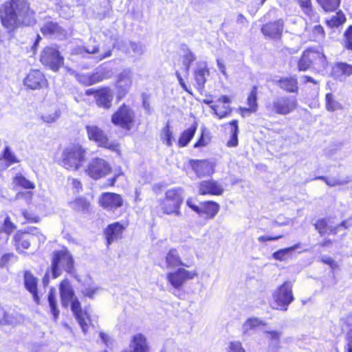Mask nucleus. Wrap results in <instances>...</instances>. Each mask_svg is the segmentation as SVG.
Masks as SVG:
<instances>
[{
    "instance_id": "nucleus-26",
    "label": "nucleus",
    "mask_w": 352,
    "mask_h": 352,
    "mask_svg": "<svg viewBox=\"0 0 352 352\" xmlns=\"http://www.w3.org/2000/svg\"><path fill=\"white\" fill-rule=\"evenodd\" d=\"M124 229V226L119 222H115L107 226L104 230L107 246L121 238Z\"/></svg>"
},
{
    "instance_id": "nucleus-60",
    "label": "nucleus",
    "mask_w": 352,
    "mask_h": 352,
    "mask_svg": "<svg viewBox=\"0 0 352 352\" xmlns=\"http://www.w3.org/2000/svg\"><path fill=\"white\" fill-rule=\"evenodd\" d=\"M23 217L28 221L32 222H37L38 221V217L33 213L29 212L28 211L24 210L23 212Z\"/></svg>"
},
{
    "instance_id": "nucleus-48",
    "label": "nucleus",
    "mask_w": 352,
    "mask_h": 352,
    "mask_svg": "<svg viewBox=\"0 0 352 352\" xmlns=\"http://www.w3.org/2000/svg\"><path fill=\"white\" fill-rule=\"evenodd\" d=\"M248 104L252 112H256L258 108L257 104V88L254 87L248 98Z\"/></svg>"
},
{
    "instance_id": "nucleus-46",
    "label": "nucleus",
    "mask_w": 352,
    "mask_h": 352,
    "mask_svg": "<svg viewBox=\"0 0 352 352\" xmlns=\"http://www.w3.org/2000/svg\"><path fill=\"white\" fill-rule=\"evenodd\" d=\"M210 108L214 111V113L219 118H223L230 115L231 113V108L229 105L223 104L219 107L218 105H211Z\"/></svg>"
},
{
    "instance_id": "nucleus-64",
    "label": "nucleus",
    "mask_w": 352,
    "mask_h": 352,
    "mask_svg": "<svg viewBox=\"0 0 352 352\" xmlns=\"http://www.w3.org/2000/svg\"><path fill=\"white\" fill-rule=\"evenodd\" d=\"M347 345L346 350L347 352H352V329H351L347 333Z\"/></svg>"
},
{
    "instance_id": "nucleus-39",
    "label": "nucleus",
    "mask_w": 352,
    "mask_h": 352,
    "mask_svg": "<svg viewBox=\"0 0 352 352\" xmlns=\"http://www.w3.org/2000/svg\"><path fill=\"white\" fill-rule=\"evenodd\" d=\"M182 50L184 69L186 73H188L190 65L196 59V56L186 46L183 47Z\"/></svg>"
},
{
    "instance_id": "nucleus-56",
    "label": "nucleus",
    "mask_w": 352,
    "mask_h": 352,
    "mask_svg": "<svg viewBox=\"0 0 352 352\" xmlns=\"http://www.w3.org/2000/svg\"><path fill=\"white\" fill-rule=\"evenodd\" d=\"M345 47L352 51V25H350L344 32Z\"/></svg>"
},
{
    "instance_id": "nucleus-18",
    "label": "nucleus",
    "mask_w": 352,
    "mask_h": 352,
    "mask_svg": "<svg viewBox=\"0 0 352 352\" xmlns=\"http://www.w3.org/2000/svg\"><path fill=\"white\" fill-rule=\"evenodd\" d=\"M150 348L145 336L135 334L131 337L129 346L122 352H149Z\"/></svg>"
},
{
    "instance_id": "nucleus-50",
    "label": "nucleus",
    "mask_w": 352,
    "mask_h": 352,
    "mask_svg": "<svg viewBox=\"0 0 352 352\" xmlns=\"http://www.w3.org/2000/svg\"><path fill=\"white\" fill-rule=\"evenodd\" d=\"M14 182L16 185L26 189L34 188V184L21 175H16L14 179Z\"/></svg>"
},
{
    "instance_id": "nucleus-25",
    "label": "nucleus",
    "mask_w": 352,
    "mask_h": 352,
    "mask_svg": "<svg viewBox=\"0 0 352 352\" xmlns=\"http://www.w3.org/2000/svg\"><path fill=\"white\" fill-rule=\"evenodd\" d=\"M316 229L320 235L336 234L338 230L342 226L340 224L335 226L331 218H324L318 219L314 224Z\"/></svg>"
},
{
    "instance_id": "nucleus-40",
    "label": "nucleus",
    "mask_w": 352,
    "mask_h": 352,
    "mask_svg": "<svg viewBox=\"0 0 352 352\" xmlns=\"http://www.w3.org/2000/svg\"><path fill=\"white\" fill-rule=\"evenodd\" d=\"M231 125L230 129V138L227 142V146L228 147H235L238 145V133H239V127H238V122L236 120H234L230 122Z\"/></svg>"
},
{
    "instance_id": "nucleus-9",
    "label": "nucleus",
    "mask_w": 352,
    "mask_h": 352,
    "mask_svg": "<svg viewBox=\"0 0 352 352\" xmlns=\"http://www.w3.org/2000/svg\"><path fill=\"white\" fill-rule=\"evenodd\" d=\"M135 113L129 107L123 105L115 112L111 117V121L115 125L124 129L130 130L134 122Z\"/></svg>"
},
{
    "instance_id": "nucleus-2",
    "label": "nucleus",
    "mask_w": 352,
    "mask_h": 352,
    "mask_svg": "<svg viewBox=\"0 0 352 352\" xmlns=\"http://www.w3.org/2000/svg\"><path fill=\"white\" fill-rule=\"evenodd\" d=\"M86 149L81 145L70 144L62 152L60 165L69 170H77L85 162Z\"/></svg>"
},
{
    "instance_id": "nucleus-29",
    "label": "nucleus",
    "mask_w": 352,
    "mask_h": 352,
    "mask_svg": "<svg viewBox=\"0 0 352 352\" xmlns=\"http://www.w3.org/2000/svg\"><path fill=\"white\" fill-rule=\"evenodd\" d=\"M25 287L33 296V299L36 304H39V297L37 293V279L30 272H25L24 274Z\"/></svg>"
},
{
    "instance_id": "nucleus-4",
    "label": "nucleus",
    "mask_w": 352,
    "mask_h": 352,
    "mask_svg": "<svg viewBox=\"0 0 352 352\" xmlns=\"http://www.w3.org/2000/svg\"><path fill=\"white\" fill-rule=\"evenodd\" d=\"M183 201L184 190L182 188L170 189L165 193V198L160 204L161 208L164 214L180 217V208Z\"/></svg>"
},
{
    "instance_id": "nucleus-3",
    "label": "nucleus",
    "mask_w": 352,
    "mask_h": 352,
    "mask_svg": "<svg viewBox=\"0 0 352 352\" xmlns=\"http://www.w3.org/2000/svg\"><path fill=\"white\" fill-rule=\"evenodd\" d=\"M63 270L69 274H74L75 272L73 256L65 248L56 250L52 254L50 269L52 277L53 278H58L62 274Z\"/></svg>"
},
{
    "instance_id": "nucleus-27",
    "label": "nucleus",
    "mask_w": 352,
    "mask_h": 352,
    "mask_svg": "<svg viewBox=\"0 0 352 352\" xmlns=\"http://www.w3.org/2000/svg\"><path fill=\"white\" fill-rule=\"evenodd\" d=\"M208 76L209 70L207 65L205 63L198 64L194 72V78L199 90L202 91L204 89L206 78Z\"/></svg>"
},
{
    "instance_id": "nucleus-33",
    "label": "nucleus",
    "mask_w": 352,
    "mask_h": 352,
    "mask_svg": "<svg viewBox=\"0 0 352 352\" xmlns=\"http://www.w3.org/2000/svg\"><path fill=\"white\" fill-rule=\"evenodd\" d=\"M219 205L212 201L202 203L200 206V214H205L208 219H213L219 210Z\"/></svg>"
},
{
    "instance_id": "nucleus-1",
    "label": "nucleus",
    "mask_w": 352,
    "mask_h": 352,
    "mask_svg": "<svg viewBox=\"0 0 352 352\" xmlns=\"http://www.w3.org/2000/svg\"><path fill=\"white\" fill-rule=\"evenodd\" d=\"M0 20L9 32L22 25H30L35 22L34 12L30 8L27 0H8L0 6Z\"/></svg>"
},
{
    "instance_id": "nucleus-17",
    "label": "nucleus",
    "mask_w": 352,
    "mask_h": 352,
    "mask_svg": "<svg viewBox=\"0 0 352 352\" xmlns=\"http://www.w3.org/2000/svg\"><path fill=\"white\" fill-rule=\"evenodd\" d=\"M69 302H71L72 311H73L78 324L84 333H86L88 329V322H89V318L87 311H83L82 310L80 302L77 298H72Z\"/></svg>"
},
{
    "instance_id": "nucleus-22",
    "label": "nucleus",
    "mask_w": 352,
    "mask_h": 352,
    "mask_svg": "<svg viewBox=\"0 0 352 352\" xmlns=\"http://www.w3.org/2000/svg\"><path fill=\"white\" fill-rule=\"evenodd\" d=\"M95 99L99 107L109 109L113 99V91L109 87H102L96 92Z\"/></svg>"
},
{
    "instance_id": "nucleus-47",
    "label": "nucleus",
    "mask_w": 352,
    "mask_h": 352,
    "mask_svg": "<svg viewBox=\"0 0 352 352\" xmlns=\"http://www.w3.org/2000/svg\"><path fill=\"white\" fill-rule=\"evenodd\" d=\"M16 322L17 318L14 316L7 314L0 306V324H14Z\"/></svg>"
},
{
    "instance_id": "nucleus-36",
    "label": "nucleus",
    "mask_w": 352,
    "mask_h": 352,
    "mask_svg": "<svg viewBox=\"0 0 352 352\" xmlns=\"http://www.w3.org/2000/svg\"><path fill=\"white\" fill-rule=\"evenodd\" d=\"M197 131V124L191 126L181 134L178 144L180 147H184L190 142Z\"/></svg>"
},
{
    "instance_id": "nucleus-49",
    "label": "nucleus",
    "mask_w": 352,
    "mask_h": 352,
    "mask_svg": "<svg viewBox=\"0 0 352 352\" xmlns=\"http://www.w3.org/2000/svg\"><path fill=\"white\" fill-rule=\"evenodd\" d=\"M161 136L163 142H164L168 146H171L173 145L174 138L168 124H167L163 129Z\"/></svg>"
},
{
    "instance_id": "nucleus-30",
    "label": "nucleus",
    "mask_w": 352,
    "mask_h": 352,
    "mask_svg": "<svg viewBox=\"0 0 352 352\" xmlns=\"http://www.w3.org/2000/svg\"><path fill=\"white\" fill-rule=\"evenodd\" d=\"M275 84L289 93L297 92L298 89L297 78L294 76L280 78L275 81Z\"/></svg>"
},
{
    "instance_id": "nucleus-15",
    "label": "nucleus",
    "mask_w": 352,
    "mask_h": 352,
    "mask_svg": "<svg viewBox=\"0 0 352 352\" xmlns=\"http://www.w3.org/2000/svg\"><path fill=\"white\" fill-rule=\"evenodd\" d=\"M24 85L31 89H39L47 86V82L43 74L38 69L29 72L23 80Z\"/></svg>"
},
{
    "instance_id": "nucleus-16",
    "label": "nucleus",
    "mask_w": 352,
    "mask_h": 352,
    "mask_svg": "<svg viewBox=\"0 0 352 352\" xmlns=\"http://www.w3.org/2000/svg\"><path fill=\"white\" fill-rule=\"evenodd\" d=\"M41 32L44 36L64 39L67 36V31L58 23L47 21L41 28Z\"/></svg>"
},
{
    "instance_id": "nucleus-37",
    "label": "nucleus",
    "mask_w": 352,
    "mask_h": 352,
    "mask_svg": "<svg viewBox=\"0 0 352 352\" xmlns=\"http://www.w3.org/2000/svg\"><path fill=\"white\" fill-rule=\"evenodd\" d=\"M314 179H320L325 182L327 185L330 187H335L337 186H343L348 184L351 179L347 177L344 179H340L338 177H327L324 176H318L314 178Z\"/></svg>"
},
{
    "instance_id": "nucleus-11",
    "label": "nucleus",
    "mask_w": 352,
    "mask_h": 352,
    "mask_svg": "<svg viewBox=\"0 0 352 352\" xmlns=\"http://www.w3.org/2000/svg\"><path fill=\"white\" fill-rule=\"evenodd\" d=\"M297 107V100L292 96L277 97L273 100L272 110L276 113L287 115L294 111Z\"/></svg>"
},
{
    "instance_id": "nucleus-43",
    "label": "nucleus",
    "mask_w": 352,
    "mask_h": 352,
    "mask_svg": "<svg viewBox=\"0 0 352 352\" xmlns=\"http://www.w3.org/2000/svg\"><path fill=\"white\" fill-rule=\"evenodd\" d=\"M317 2L325 12L335 11L340 4V0H317Z\"/></svg>"
},
{
    "instance_id": "nucleus-52",
    "label": "nucleus",
    "mask_w": 352,
    "mask_h": 352,
    "mask_svg": "<svg viewBox=\"0 0 352 352\" xmlns=\"http://www.w3.org/2000/svg\"><path fill=\"white\" fill-rule=\"evenodd\" d=\"M16 228V226L13 223L10 221V217H7L4 220L3 230V231H0V235L4 234L6 240L8 239V235L14 231Z\"/></svg>"
},
{
    "instance_id": "nucleus-28",
    "label": "nucleus",
    "mask_w": 352,
    "mask_h": 352,
    "mask_svg": "<svg viewBox=\"0 0 352 352\" xmlns=\"http://www.w3.org/2000/svg\"><path fill=\"white\" fill-rule=\"evenodd\" d=\"M59 290L62 304L64 307H67L69 302L74 298V289L67 279H65L60 283Z\"/></svg>"
},
{
    "instance_id": "nucleus-58",
    "label": "nucleus",
    "mask_w": 352,
    "mask_h": 352,
    "mask_svg": "<svg viewBox=\"0 0 352 352\" xmlns=\"http://www.w3.org/2000/svg\"><path fill=\"white\" fill-rule=\"evenodd\" d=\"M229 352H245V350L242 347L241 342H231Z\"/></svg>"
},
{
    "instance_id": "nucleus-6",
    "label": "nucleus",
    "mask_w": 352,
    "mask_h": 352,
    "mask_svg": "<svg viewBox=\"0 0 352 352\" xmlns=\"http://www.w3.org/2000/svg\"><path fill=\"white\" fill-rule=\"evenodd\" d=\"M86 131L89 139L94 141L98 146L114 151L118 150V144L115 142H109L107 135L98 126L96 125H87Z\"/></svg>"
},
{
    "instance_id": "nucleus-8",
    "label": "nucleus",
    "mask_w": 352,
    "mask_h": 352,
    "mask_svg": "<svg viewBox=\"0 0 352 352\" xmlns=\"http://www.w3.org/2000/svg\"><path fill=\"white\" fill-rule=\"evenodd\" d=\"M41 62L53 71H58L63 65V57L54 47H46L41 55Z\"/></svg>"
},
{
    "instance_id": "nucleus-14",
    "label": "nucleus",
    "mask_w": 352,
    "mask_h": 352,
    "mask_svg": "<svg viewBox=\"0 0 352 352\" xmlns=\"http://www.w3.org/2000/svg\"><path fill=\"white\" fill-rule=\"evenodd\" d=\"M189 164L199 177L210 176L214 172L215 164L208 160H190Z\"/></svg>"
},
{
    "instance_id": "nucleus-45",
    "label": "nucleus",
    "mask_w": 352,
    "mask_h": 352,
    "mask_svg": "<svg viewBox=\"0 0 352 352\" xmlns=\"http://www.w3.org/2000/svg\"><path fill=\"white\" fill-rule=\"evenodd\" d=\"M346 21L344 14L341 12H338L336 15L327 20V24L330 28H338Z\"/></svg>"
},
{
    "instance_id": "nucleus-61",
    "label": "nucleus",
    "mask_w": 352,
    "mask_h": 352,
    "mask_svg": "<svg viewBox=\"0 0 352 352\" xmlns=\"http://www.w3.org/2000/svg\"><path fill=\"white\" fill-rule=\"evenodd\" d=\"M14 256V255L12 253L5 254L4 255H3L0 261L1 266H6L7 263L9 262V261Z\"/></svg>"
},
{
    "instance_id": "nucleus-34",
    "label": "nucleus",
    "mask_w": 352,
    "mask_h": 352,
    "mask_svg": "<svg viewBox=\"0 0 352 352\" xmlns=\"http://www.w3.org/2000/svg\"><path fill=\"white\" fill-rule=\"evenodd\" d=\"M300 247V243H297L293 246L278 250L272 254V257L280 261H285L292 257L294 251Z\"/></svg>"
},
{
    "instance_id": "nucleus-7",
    "label": "nucleus",
    "mask_w": 352,
    "mask_h": 352,
    "mask_svg": "<svg viewBox=\"0 0 352 352\" xmlns=\"http://www.w3.org/2000/svg\"><path fill=\"white\" fill-rule=\"evenodd\" d=\"M197 276V273L195 271H189L184 267H179L177 270L168 273L166 278L175 289L179 290L187 280H192Z\"/></svg>"
},
{
    "instance_id": "nucleus-53",
    "label": "nucleus",
    "mask_w": 352,
    "mask_h": 352,
    "mask_svg": "<svg viewBox=\"0 0 352 352\" xmlns=\"http://www.w3.org/2000/svg\"><path fill=\"white\" fill-rule=\"evenodd\" d=\"M73 204V207L78 211L88 210L90 206L89 201L84 198L76 199Z\"/></svg>"
},
{
    "instance_id": "nucleus-32",
    "label": "nucleus",
    "mask_w": 352,
    "mask_h": 352,
    "mask_svg": "<svg viewBox=\"0 0 352 352\" xmlns=\"http://www.w3.org/2000/svg\"><path fill=\"white\" fill-rule=\"evenodd\" d=\"M335 77L340 80L344 78L352 75V65L346 63H338L333 68Z\"/></svg>"
},
{
    "instance_id": "nucleus-19",
    "label": "nucleus",
    "mask_w": 352,
    "mask_h": 352,
    "mask_svg": "<svg viewBox=\"0 0 352 352\" xmlns=\"http://www.w3.org/2000/svg\"><path fill=\"white\" fill-rule=\"evenodd\" d=\"M320 57L321 61H323V52L319 50L309 49L305 50L300 60H298V68L299 71L305 72L309 69L314 63V59L316 57Z\"/></svg>"
},
{
    "instance_id": "nucleus-42",
    "label": "nucleus",
    "mask_w": 352,
    "mask_h": 352,
    "mask_svg": "<svg viewBox=\"0 0 352 352\" xmlns=\"http://www.w3.org/2000/svg\"><path fill=\"white\" fill-rule=\"evenodd\" d=\"M326 109L329 111H335L342 108V104L335 99L334 96L331 94H327L325 96Z\"/></svg>"
},
{
    "instance_id": "nucleus-13",
    "label": "nucleus",
    "mask_w": 352,
    "mask_h": 352,
    "mask_svg": "<svg viewBox=\"0 0 352 352\" xmlns=\"http://www.w3.org/2000/svg\"><path fill=\"white\" fill-rule=\"evenodd\" d=\"M133 82V73L131 69H124L118 76L116 88L118 96H124L130 90Z\"/></svg>"
},
{
    "instance_id": "nucleus-10",
    "label": "nucleus",
    "mask_w": 352,
    "mask_h": 352,
    "mask_svg": "<svg viewBox=\"0 0 352 352\" xmlns=\"http://www.w3.org/2000/svg\"><path fill=\"white\" fill-rule=\"evenodd\" d=\"M111 167L107 162L100 157L92 158L88 163L86 173L91 178L98 179L109 174Z\"/></svg>"
},
{
    "instance_id": "nucleus-31",
    "label": "nucleus",
    "mask_w": 352,
    "mask_h": 352,
    "mask_svg": "<svg viewBox=\"0 0 352 352\" xmlns=\"http://www.w3.org/2000/svg\"><path fill=\"white\" fill-rule=\"evenodd\" d=\"M36 233H18L14 236L15 245L18 251L23 252L29 248L30 241H34Z\"/></svg>"
},
{
    "instance_id": "nucleus-55",
    "label": "nucleus",
    "mask_w": 352,
    "mask_h": 352,
    "mask_svg": "<svg viewBox=\"0 0 352 352\" xmlns=\"http://www.w3.org/2000/svg\"><path fill=\"white\" fill-rule=\"evenodd\" d=\"M299 5L303 10V12L308 16H311L313 13L311 0H299Z\"/></svg>"
},
{
    "instance_id": "nucleus-62",
    "label": "nucleus",
    "mask_w": 352,
    "mask_h": 352,
    "mask_svg": "<svg viewBox=\"0 0 352 352\" xmlns=\"http://www.w3.org/2000/svg\"><path fill=\"white\" fill-rule=\"evenodd\" d=\"M100 337L103 342L106 344L107 346H110L112 345V340L111 338L106 333L103 332L100 333Z\"/></svg>"
},
{
    "instance_id": "nucleus-12",
    "label": "nucleus",
    "mask_w": 352,
    "mask_h": 352,
    "mask_svg": "<svg viewBox=\"0 0 352 352\" xmlns=\"http://www.w3.org/2000/svg\"><path fill=\"white\" fill-rule=\"evenodd\" d=\"M98 204L104 210L108 212H114L123 206L124 199L119 194L105 192L98 197Z\"/></svg>"
},
{
    "instance_id": "nucleus-24",
    "label": "nucleus",
    "mask_w": 352,
    "mask_h": 352,
    "mask_svg": "<svg viewBox=\"0 0 352 352\" xmlns=\"http://www.w3.org/2000/svg\"><path fill=\"white\" fill-rule=\"evenodd\" d=\"M284 22L278 19L273 23L265 24L261 28V32L265 36L272 38H279L283 32Z\"/></svg>"
},
{
    "instance_id": "nucleus-38",
    "label": "nucleus",
    "mask_w": 352,
    "mask_h": 352,
    "mask_svg": "<svg viewBox=\"0 0 352 352\" xmlns=\"http://www.w3.org/2000/svg\"><path fill=\"white\" fill-rule=\"evenodd\" d=\"M264 324L265 323L258 318H250L243 324L242 331L244 335H250L255 328Z\"/></svg>"
},
{
    "instance_id": "nucleus-41",
    "label": "nucleus",
    "mask_w": 352,
    "mask_h": 352,
    "mask_svg": "<svg viewBox=\"0 0 352 352\" xmlns=\"http://www.w3.org/2000/svg\"><path fill=\"white\" fill-rule=\"evenodd\" d=\"M126 52L133 53L134 56H140L145 52V47L140 43L129 41L126 44Z\"/></svg>"
},
{
    "instance_id": "nucleus-20",
    "label": "nucleus",
    "mask_w": 352,
    "mask_h": 352,
    "mask_svg": "<svg viewBox=\"0 0 352 352\" xmlns=\"http://www.w3.org/2000/svg\"><path fill=\"white\" fill-rule=\"evenodd\" d=\"M199 193L202 195H221L224 188L217 181L213 179L202 181L199 184Z\"/></svg>"
},
{
    "instance_id": "nucleus-51",
    "label": "nucleus",
    "mask_w": 352,
    "mask_h": 352,
    "mask_svg": "<svg viewBox=\"0 0 352 352\" xmlns=\"http://www.w3.org/2000/svg\"><path fill=\"white\" fill-rule=\"evenodd\" d=\"M3 157L8 164V166L19 162L15 154L11 151L9 146H6L3 151Z\"/></svg>"
},
{
    "instance_id": "nucleus-63",
    "label": "nucleus",
    "mask_w": 352,
    "mask_h": 352,
    "mask_svg": "<svg viewBox=\"0 0 352 352\" xmlns=\"http://www.w3.org/2000/svg\"><path fill=\"white\" fill-rule=\"evenodd\" d=\"M96 290V288L87 287L82 291V293L83 294L84 296L91 298L94 297Z\"/></svg>"
},
{
    "instance_id": "nucleus-5",
    "label": "nucleus",
    "mask_w": 352,
    "mask_h": 352,
    "mask_svg": "<svg viewBox=\"0 0 352 352\" xmlns=\"http://www.w3.org/2000/svg\"><path fill=\"white\" fill-rule=\"evenodd\" d=\"M274 305L276 309L286 311L294 300L292 285L290 282H285L273 294Z\"/></svg>"
},
{
    "instance_id": "nucleus-23",
    "label": "nucleus",
    "mask_w": 352,
    "mask_h": 352,
    "mask_svg": "<svg viewBox=\"0 0 352 352\" xmlns=\"http://www.w3.org/2000/svg\"><path fill=\"white\" fill-rule=\"evenodd\" d=\"M76 77L80 83L86 86L94 85L108 78L105 72L102 70L92 74H78Z\"/></svg>"
},
{
    "instance_id": "nucleus-57",
    "label": "nucleus",
    "mask_w": 352,
    "mask_h": 352,
    "mask_svg": "<svg viewBox=\"0 0 352 352\" xmlns=\"http://www.w3.org/2000/svg\"><path fill=\"white\" fill-rule=\"evenodd\" d=\"M59 116V112L58 111H55L54 113L51 114L43 116L42 119L45 122L52 123L58 119Z\"/></svg>"
},
{
    "instance_id": "nucleus-35",
    "label": "nucleus",
    "mask_w": 352,
    "mask_h": 352,
    "mask_svg": "<svg viewBox=\"0 0 352 352\" xmlns=\"http://www.w3.org/2000/svg\"><path fill=\"white\" fill-rule=\"evenodd\" d=\"M265 333L268 335V338L271 340L269 344L268 352H277L280 348V338L282 333L278 331H266Z\"/></svg>"
},
{
    "instance_id": "nucleus-21",
    "label": "nucleus",
    "mask_w": 352,
    "mask_h": 352,
    "mask_svg": "<svg viewBox=\"0 0 352 352\" xmlns=\"http://www.w3.org/2000/svg\"><path fill=\"white\" fill-rule=\"evenodd\" d=\"M165 264L167 269H174L177 267H190L192 265V261L183 262L176 249H171L165 257Z\"/></svg>"
},
{
    "instance_id": "nucleus-59",
    "label": "nucleus",
    "mask_w": 352,
    "mask_h": 352,
    "mask_svg": "<svg viewBox=\"0 0 352 352\" xmlns=\"http://www.w3.org/2000/svg\"><path fill=\"white\" fill-rule=\"evenodd\" d=\"M314 34L316 36V39L321 40L324 36V31L323 28L318 25H316L313 30Z\"/></svg>"
},
{
    "instance_id": "nucleus-54",
    "label": "nucleus",
    "mask_w": 352,
    "mask_h": 352,
    "mask_svg": "<svg viewBox=\"0 0 352 352\" xmlns=\"http://www.w3.org/2000/svg\"><path fill=\"white\" fill-rule=\"evenodd\" d=\"M82 52L89 54H96L98 53L99 48L96 45H88L83 47H80L77 50V54H81Z\"/></svg>"
},
{
    "instance_id": "nucleus-44",
    "label": "nucleus",
    "mask_w": 352,
    "mask_h": 352,
    "mask_svg": "<svg viewBox=\"0 0 352 352\" xmlns=\"http://www.w3.org/2000/svg\"><path fill=\"white\" fill-rule=\"evenodd\" d=\"M48 302L52 314L54 316V320H56L59 316V310L56 306L55 291L51 289L48 294Z\"/></svg>"
}]
</instances>
